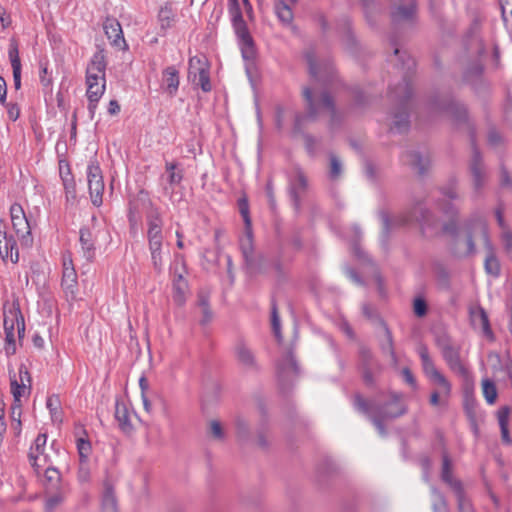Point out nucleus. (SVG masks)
I'll use <instances>...</instances> for the list:
<instances>
[{
  "mask_svg": "<svg viewBox=\"0 0 512 512\" xmlns=\"http://www.w3.org/2000/svg\"><path fill=\"white\" fill-rule=\"evenodd\" d=\"M362 314L373 324H379L382 327V323H385L380 317L376 307L369 303H364L362 305Z\"/></svg>",
  "mask_w": 512,
  "mask_h": 512,
  "instance_id": "nucleus-45",
  "label": "nucleus"
},
{
  "mask_svg": "<svg viewBox=\"0 0 512 512\" xmlns=\"http://www.w3.org/2000/svg\"><path fill=\"white\" fill-rule=\"evenodd\" d=\"M77 273L74 267L63 269L61 286L67 297L76 298L77 293Z\"/></svg>",
  "mask_w": 512,
  "mask_h": 512,
  "instance_id": "nucleus-23",
  "label": "nucleus"
},
{
  "mask_svg": "<svg viewBox=\"0 0 512 512\" xmlns=\"http://www.w3.org/2000/svg\"><path fill=\"white\" fill-rule=\"evenodd\" d=\"M174 19V12L170 5H165L160 8L158 13V20L160 22L161 29L165 30L169 28Z\"/></svg>",
  "mask_w": 512,
  "mask_h": 512,
  "instance_id": "nucleus-42",
  "label": "nucleus"
},
{
  "mask_svg": "<svg viewBox=\"0 0 512 512\" xmlns=\"http://www.w3.org/2000/svg\"><path fill=\"white\" fill-rule=\"evenodd\" d=\"M162 83L170 96H174L179 87V72L174 66H169L163 71Z\"/></svg>",
  "mask_w": 512,
  "mask_h": 512,
  "instance_id": "nucleus-25",
  "label": "nucleus"
},
{
  "mask_svg": "<svg viewBox=\"0 0 512 512\" xmlns=\"http://www.w3.org/2000/svg\"><path fill=\"white\" fill-rule=\"evenodd\" d=\"M64 500V495L61 492H56L47 497L45 503V509L47 511H53L57 508Z\"/></svg>",
  "mask_w": 512,
  "mask_h": 512,
  "instance_id": "nucleus-52",
  "label": "nucleus"
},
{
  "mask_svg": "<svg viewBox=\"0 0 512 512\" xmlns=\"http://www.w3.org/2000/svg\"><path fill=\"white\" fill-rule=\"evenodd\" d=\"M418 354L420 356L423 372L425 375L430 379V381L440 387L442 396L449 397L451 393V384L447 378L436 368L433 360L429 355L427 346H419Z\"/></svg>",
  "mask_w": 512,
  "mask_h": 512,
  "instance_id": "nucleus-7",
  "label": "nucleus"
},
{
  "mask_svg": "<svg viewBox=\"0 0 512 512\" xmlns=\"http://www.w3.org/2000/svg\"><path fill=\"white\" fill-rule=\"evenodd\" d=\"M31 376L25 365L19 367V381L16 379L15 374L10 375L11 392L14 397V402H20L26 389H30Z\"/></svg>",
  "mask_w": 512,
  "mask_h": 512,
  "instance_id": "nucleus-12",
  "label": "nucleus"
},
{
  "mask_svg": "<svg viewBox=\"0 0 512 512\" xmlns=\"http://www.w3.org/2000/svg\"><path fill=\"white\" fill-rule=\"evenodd\" d=\"M103 512H117V502L113 487L106 482L104 484V493L102 498Z\"/></svg>",
  "mask_w": 512,
  "mask_h": 512,
  "instance_id": "nucleus-35",
  "label": "nucleus"
},
{
  "mask_svg": "<svg viewBox=\"0 0 512 512\" xmlns=\"http://www.w3.org/2000/svg\"><path fill=\"white\" fill-rule=\"evenodd\" d=\"M379 347L384 355L390 357L391 365L396 368L398 366V357L394 349L392 332L386 323H382V336L379 338Z\"/></svg>",
  "mask_w": 512,
  "mask_h": 512,
  "instance_id": "nucleus-17",
  "label": "nucleus"
},
{
  "mask_svg": "<svg viewBox=\"0 0 512 512\" xmlns=\"http://www.w3.org/2000/svg\"><path fill=\"white\" fill-rule=\"evenodd\" d=\"M354 407L372 422L383 437L387 434L384 423L401 417L407 412L405 405L400 401V395L396 393L391 394V399L385 402L376 399L366 400L360 394H356Z\"/></svg>",
  "mask_w": 512,
  "mask_h": 512,
  "instance_id": "nucleus-2",
  "label": "nucleus"
},
{
  "mask_svg": "<svg viewBox=\"0 0 512 512\" xmlns=\"http://www.w3.org/2000/svg\"><path fill=\"white\" fill-rule=\"evenodd\" d=\"M501 16L506 29L512 32V0H499Z\"/></svg>",
  "mask_w": 512,
  "mask_h": 512,
  "instance_id": "nucleus-39",
  "label": "nucleus"
},
{
  "mask_svg": "<svg viewBox=\"0 0 512 512\" xmlns=\"http://www.w3.org/2000/svg\"><path fill=\"white\" fill-rule=\"evenodd\" d=\"M277 373L281 382H286L290 380L292 376L299 374L297 362L291 351L277 364Z\"/></svg>",
  "mask_w": 512,
  "mask_h": 512,
  "instance_id": "nucleus-18",
  "label": "nucleus"
},
{
  "mask_svg": "<svg viewBox=\"0 0 512 512\" xmlns=\"http://www.w3.org/2000/svg\"><path fill=\"white\" fill-rule=\"evenodd\" d=\"M165 170L168 173V182L170 185H177L183 179L182 170L178 169V164L175 162H166Z\"/></svg>",
  "mask_w": 512,
  "mask_h": 512,
  "instance_id": "nucleus-40",
  "label": "nucleus"
},
{
  "mask_svg": "<svg viewBox=\"0 0 512 512\" xmlns=\"http://www.w3.org/2000/svg\"><path fill=\"white\" fill-rule=\"evenodd\" d=\"M10 315L13 316V318H15L16 320V325H17V331H18V336L19 338L21 339L23 336H24V333H25V322H24V317L23 315L21 314V311L19 308H13L9 311Z\"/></svg>",
  "mask_w": 512,
  "mask_h": 512,
  "instance_id": "nucleus-51",
  "label": "nucleus"
},
{
  "mask_svg": "<svg viewBox=\"0 0 512 512\" xmlns=\"http://www.w3.org/2000/svg\"><path fill=\"white\" fill-rule=\"evenodd\" d=\"M441 480L450 487L454 495L465 491L462 481L453 475L452 463L447 453L442 456Z\"/></svg>",
  "mask_w": 512,
  "mask_h": 512,
  "instance_id": "nucleus-14",
  "label": "nucleus"
},
{
  "mask_svg": "<svg viewBox=\"0 0 512 512\" xmlns=\"http://www.w3.org/2000/svg\"><path fill=\"white\" fill-rule=\"evenodd\" d=\"M240 250L242 252L244 260H247L255 255L252 227H245L244 236L240 239Z\"/></svg>",
  "mask_w": 512,
  "mask_h": 512,
  "instance_id": "nucleus-36",
  "label": "nucleus"
},
{
  "mask_svg": "<svg viewBox=\"0 0 512 512\" xmlns=\"http://www.w3.org/2000/svg\"><path fill=\"white\" fill-rule=\"evenodd\" d=\"M161 248L162 244H156V246L149 245V250L151 253V260L154 269L160 273L162 271L163 261L161 257Z\"/></svg>",
  "mask_w": 512,
  "mask_h": 512,
  "instance_id": "nucleus-47",
  "label": "nucleus"
},
{
  "mask_svg": "<svg viewBox=\"0 0 512 512\" xmlns=\"http://www.w3.org/2000/svg\"><path fill=\"white\" fill-rule=\"evenodd\" d=\"M482 392L488 404L492 405L496 402L498 392L494 381L489 378H484L481 381Z\"/></svg>",
  "mask_w": 512,
  "mask_h": 512,
  "instance_id": "nucleus-37",
  "label": "nucleus"
},
{
  "mask_svg": "<svg viewBox=\"0 0 512 512\" xmlns=\"http://www.w3.org/2000/svg\"><path fill=\"white\" fill-rule=\"evenodd\" d=\"M105 55L103 51H97L94 53L90 63L86 69V76H90L91 74L96 77H105Z\"/></svg>",
  "mask_w": 512,
  "mask_h": 512,
  "instance_id": "nucleus-26",
  "label": "nucleus"
},
{
  "mask_svg": "<svg viewBox=\"0 0 512 512\" xmlns=\"http://www.w3.org/2000/svg\"><path fill=\"white\" fill-rule=\"evenodd\" d=\"M88 188L93 205L102 204V195L104 191V182L99 165L91 163L87 168Z\"/></svg>",
  "mask_w": 512,
  "mask_h": 512,
  "instance_id": "nucleus-8",
  "label": "nucleus"
},
{
  "mask_svg": "<svg viewBox=\"0 0 512 512\" xmlns=\"http://www.w3.org/2000/svg\"><path fill=\"white\" fill-rule=\"evenodd\" d=\"M416 16V5L411 1L408 5H399L391 12L394 27L412 25Z\"/></svg>",
  "mask_w": 512,
  "mask_h": 512,
  "instance_id": "nucleus-13",
  "label": "nucleus"
},
{
  "mask_svg": "<svg viewBox=\"0 0 512 512\" xmlns=\"http://www.w3.org/2000/svg\"><path fill=\"white\" fill-rule=\"evenodd\" d=\"M307 178L300 169L295 170V176L290 181L289 193L294 209L298 212L301 205V195L307 189Z\"/></svg>",
  "mask_w": 512,
  "mask_h": 512,
  "instance_id": "nucleus-11",
  "label": "nucleus"
},
{
  "mask_svg": "<svg viewBox=\"0 0 512 512\" xmlns=\"http://www.w3.org/2000/svg\"><path fill=\"white\" fill-rule=\"evenodd\" d=\"M13 228L16 232V234L20 237L21 242L25 246H30L33 242L32 236H31V229L29 222L25 216L17 217L11 219Z\"/></svg>",
  "mask_w": 512,
  "mask_h": 512,
  "instance_id": "nucleus-24",
  "label": "nucleus"
},
{
  "mask_svg": "<svg viewBox=\"0 0 512 512\" xmlns=\"http://www.w3.org/2000/svg\"><path fill=\"white\" fill-rule=\"evenodd\" d=\"M329 159H330L329 177L332 180H336L342 174V163H341L340 159L334 154H330Z\"/></svg>",
  "mask_w": 512,
  "mask_h": 512,
  "instance_id": "nucleus-49",
  "label": "nucleus"
},
{
  "mask_svg": "<svg viewBox=\"0 0 512 512\" xmlns=\"http://www.w3.org/2000/svg\"><path fill=\"white\" fill-rule=\"evenodd\" d=\"M469 170L472 176V184L475 191H479L484 186L485 168L480 151L472 144V158L469 164Z\"/></svg>",
  "mask_w": 512,
  "mask_h": 512,
  "instance_id": "nucleus-9",
  "label": "nucleus"
},
{
  "mask_svg": "<svg viewBox=\"0 0 512 512\" xmlns=\"http://www.w3.org/2000/svg\"><path fill=\"white\" fill-rule=\"evenodd\" d=\"M173 300L174 302L181 306L186 301V293L188 291V283L182 276V274H177L173 278Z\"/></svg>",
  "mask_w": 512,
  "mask_h": 512,
  "instance_id": "nucleus-27",
  "label": "nucleus"
},
{
  "mask_svg": "<svg viewBox=\"0 0 512 512\" xmlns=\"http://www.w3.org/2000/svg\"><path fill=\"white\" fill-rule=\"evenodd\" d=\"M271 325L272 330L275 335V337L280 340L281 339V333H280V319L277 312V307L273 303L272 304V311H271Z\"/></svg>",
  "mask_w": 512,
  "mask_h": 512,
  "instance_id": "nucleus-54",
  "label": "nucleus"
},
{
  "mask_svg": "<svg viewBox=\"0 0 512 512\" xmlns=\"http://www.w3.org/2000/svg\"><path fill=\"white\" fill-rule=\"evenodd\" d=\"M5 229L6 224L0 220V256L3 260H6L10 251H13L16 247L15 240L12 236H8Z\"/></svg>",
  "mask_w": 512,
  "mask_h": 512,
  "instance_id": "nucleus-30",
  "label": "nucleus"
},
{
  "mask_svg": "<svg viewBox=\"0 0 512 512\" xmlns=\"http://www.w3.org/2000/svg\"><path fill=\"white\" fill-rule=\"evenodd\" d=\"M360 360H361V367L375 366L373 354L368 348L363 347L360 349Z\"/></svg>",
  "mask_w": 512,
  "mask_h": 512,
  "instance_id": "nucleus-56",
  "label": "nucleus"
},
{
  "mask_svg": "<svg viewBox=\"0 0 512 512\" xmlns=\"http://www.w3.org/2000/svg\"><path fill=\"white\" fill-rule=\"evenodd\" d=\"M354 105L356 107H363L367 103V97L362 93L358 87L351 89Z\"/></svg>",
  "mask_w": 512,
  "mask_h": 512,
  "instance_id": "nucleus-58",
  "label": "nucleus"
},
{
  "mask_svg": "<svg viewBox=\"0 0 512 512\" xmlns=\"http://www.w3.org/2000/svg\"><path fill=\"white\" fill-rule=\"evenodd\" d=\"M441 480L450 487L454 495L465 491L462 481L453 475L452 463L447 453L442 456Z\"/></svg>",
  "mask_w": 512,
  "mask_h": 512,
  "instance_id": "nucleus-15",
  "label": "nucleus"
},
{
  "mask_svg": "<svg viewBox=\"0 0 512 512\" xmlns=\"http://www.w3.org/2000/svg\"><path fill=\"white\" fill-rule=\"evenodd\" d=\"M433 502H432V510L433 512H449L448 503L445 496L436 488H432Z\"/></svg>",
  "mask_w": 512,
  "mask_h": 512,
  "instance_id": "nucleus-41",
  "label": "nucleus"
},
{
  "mask_svg": "<svg viewBox=\"0 0 512 512\" xmlns=\"http://www.w3.org/2000/svg\"><path fill=\"white\" fill-rule=\"evenodd\" d=\"M198 84L201 86V89L204 92H209L211 90V83L209 79V74L204 68L199 69L198 73Z\"/></svg>",
  "mask_w": 512,
  "mask_h": 512,
  "instance_id": "nucleus-55",
  "label": "nucleus"
},
{
  "mask_svg": "<svg viewBox=\"0 0 512 512\" xmlns=\"http://www.w3.org/2000/svg\"><path fill=\"white\" fill-rule=\"evenodd\" d=\"M106 83L87 84L86 95L88 101H99L104 94Z\"/></svg>",
  "mask_w": 512,
  "mask_h": 512,
  "instance_id": "nucleus-46",
  "label": "nucleus"
},
{
  "mask_svg": "<svg viewBox=\"0 0 512 512\" xmlns=\"http://www.w3.org/2000/svg\"><path fill=\"white\" fill-rule=\"evenodd\" d=\"M404 163L417 169L420 175H423L430 166V157L428 154H421L418 151H407L403 154Z\"/></svg>",
  "mask_w": 512,
  "mask_h": 512,
  "instance_id": "nucleus-20",
  "label": "nucleus"
},
{
  "mask_svg": "<svg viewBox=\"0 0 512 512\" xmlns=\"http://www.w3.org/2000/svg\"><path fill=\"white\" fill-rule=\"evenodd\" d=\"M455 498L458 512H475L472 501L468 497L466 491L456 494Z\"/></svg>",
  "mask_w": 512,
  "mask_h": 512,
  "instance_id": "nucleus-43",
  "label": "nucleus"
},
{
  "mask_svg": "<svg viewBox=\"0 0 512 512\" xmlns=\"http://www.w3.org/2000/svg\"><path fill=\"white\" fill-rule=\"evenodd\" d=\"M413 221L422 224H430V212L423 206L422 203H417L408 215L402 216L397 220L399 225H406Z\"/></svg>",
  "mask_w": 512,
  "mask_h": 512,
  "instance_id": "nucleus-22",
  "label": "nucleus"
},
{
  "mask_svg": "<svg viewBox=\"0 0 512 512\" xmlns=\"http://www.w3.org/2000/svg\"><path fill=\"white\" fill-rule=\"evenodd\" d=\"M440 109L447 112L458 123H465L468 120L466 106L454 99L443 102Z\"/></svg>",
  "mask_w": 512,
  "mask_h": 512,
  "instance_id": "nucleus-21",
  "label": "nucleus"
},
{
  "mask_svg": "<svg viewBox=\"0 0 512 512\" xmlns=\"http://www.w3.org/2000/svg\"><path fill=\"white\" fill-rule=\"evenodd\" d=\"M45 479L51 485L58 483L61 479L60 472L56 468L48 467L45 470Z\"/></svg>",
  "mask_w": 512,
  "mask_h": 512,
  "instance_id": "nucleus-63",
  "label": "nucleus"
},
{
  "mask_svg": "<svg viewBox=\"0 0 512 512\" xmlns=\"http://www.w3.org/2000/svg\"><path fill=\"white\" fill-rule=\"evenodd\" d=\"M148 225L147 237L149 245L156 246V244H162V220L157 210H152L148 214Z\"/></svg>",
  "mask_w": 512,
  "mask_h": 512,
  "instance_id": "nucleus-19",
  "label": "nucleus"
},
{
  "mask_svg": "<svg viewBox=\"0 0 512 512\" xmlns=\"http://www.w3.org/2000/svg\"><path fill=\"white\" fill-rule=\"evenodd\" d=\"M77 448H78L81 462L86 461V459L90 453V450H91V445H90L89 441L82 437L78 438Z\"/></svg>",
  "mask_w": 512,
  "mask_h": 512,
  "instance_id": "nucleus-53",
  "label": "nucleus"
},
{
  "mask_svg": "<svg viewBox=\"0 0 512 512\" xmlns=\"http://www.w3.org/2000/svg\"><path fill=\"white\" fill-rule=\"evenodd\" d=\"M105 34L111 40V44L120 49H126L127 44L123 37V31L120 23L115 18H107L103 24Z\"/></svg>",
  "mask_w": 512,
  "mask_h": 512,
  "instance_id": "nucleus-16",
  "label": "nucleus"
},
{
  "mask_svg": "<svg viewBox=\"0 0 512 512\" xmlns=\"http://www.w3.org/2000/svg\"><path fill=\"white\" fill-rule=\"evenodd\" d=\"M209 435L218 441L225 439V431L222 424L218 420H211L208 426Z\"/></svg>",
  "mask_w": 512,
  "mask_h": 512,
  "instance_id": "nucleus-48",
  "label": "nucleus"
},
{
  "mask_svg": "<svg viewBox=\"0 0 512 512\" xmlns=\"http://www.w3.org/2000/svg\"><path fill=\"white\" fill-rule=\"evenodd\" d=\"M46 406L50 411L51 418L53 422H61L62 421V415H61V402L57 395H52L48 397Z\"/></svg>",
  "mask_w": 512,
  "mask_h": 512,
  "instance_id": "nucleus-38",
  "label": "nucleus"
},
{
  "mask_svg": "<svg viewBox=\"0 0 512 512\" xmlns=\"http://www.w3.org/2000/svg\"><path fill=\"white\" fill-rule=\"evenodd\" d=\"M471 320L474 325L482 328L483 333L486 336H492V330L490 328L488 315L485 310L481 307L471 311Z\"/></svg>",
  "mask_w": 512,
  "mask_h": 512,
  "instance_id": "nucleus-34",
  "label": "nucleus"
},
{
  "mask_svg": "<svg viewBox=\"0 0 512 512\" xmlns=\"http://www.w3.org/2000/svg\"><path fill=\"white\" fill-rule=\"evenodd\" d=\"M276 14L279 20L285 25H290L293 21V12L291 8L282 1L276 5Z\"/></svg>",
  "mask_w": 512,
  "mask_h": 512,
  "instance_id": "nucleus-44",
  "label": "nucleus"
},
{
  "mask_svg": "<svg viewBox=\"0 0 512 512\" xmlns=\"http://www.w3.org/2000/svg\"><path fill=\"white\" fill-rule=\"evenodd\" d=\"M237 362L246 370L256 372L259 370L256 357L253 351L242 339H239L234 347Z\"/></svg>",
  "mask_w": 512,
  "mask_h": 512,
  "instance_id": "nucleus-10",
  "label": "nucleus"
},
{
  "mask_svg": "<svg viewBox=\"0 0 512 512\" xmlns=\"http://www.w3.org/2000/svg\"><path fill=\"white\" fill-rule=\"evenodd\" d=\"M229 13L243 59L246 61L253 60L256 54L255 44L243 19L237 0H229Z\"/></svg>",
  "mask_w": 512,
  "mask_h": 512,
  "instance_id": "nucleus-5",
  "label": "nucleus"
},
{
  "mask_svg": "<svg viewBox=\"0 0 512 512\" xmlns=\"http://www.w3.org/2000/svg\"><path fill=\"white\" fill-rule=\"evenodd\" d=\"M411 96V84L406 77L397 86L390 89L389 97L397 105L396 110L392 113V131L403 133L409 129V99Z\"/></svg>",
  "mask_w": 512,
  "mask_h": 512,
  "instance_id": "nucleus-4",
  "label": "nucleus"
},
{
  "mask_svg": "<svg viewBox=\"0 0 512 512\" xmlns=\"http://www.w3.org/2000/svg\"><path fill=\"white\" fill-rule=\"evenodd\" d=\"M509 416H510V408L508 406L501 407L497 412L498 423L501 430V439L506 444H511L512 440L509 434L508 424H509Z\"/></svg>",
  "mask_w": 512,
  "mask_h": 512,
  "instance_id": "nucleus-33",
  "label": "nucleus"
},
{
  "mask_svg": "<svg viewBox=\"0 0 512 512\" xmlns=\"http://www.w3.org/2000/svg\"><path fill=\"white\" fill-rule=\"evenodd\" d=\"M483 71V66L479 62H475L465 72V79L469 80L471 77H479Z\"/></svg>",
  "mask_w": 512,
  "mask_h": 512,
  "instance_id": "nucleus-64",
  "label": "nucleus"
},
{
  "mask_svg": "<svg viewBox=\"0 0 512 512\" xmlns=\"http://www.w3.org/2000/svg\"><path fill=\"white\" fill-rule=\"evenodd\" d=\"M436 343L450 370L462 377H466L468 369L460 357L461 347L454 344L447 336L438 337Z\"/></svg>",
  "mask_w": 512,
  "mask_h": 512,
  "instance_id": "nucleus-6",
  "label": "nucleus"
},
{
  "mask_svg": "<svg viewBox=\"0 0 512 512\" xmlns=\"http://www.w3.org/2000/svg\"><path fill=\"white\" fill-rule=\"evenodd\" d=\"M9 59H10L12 68H15V67L20 68L21 67L19 51H18V47L15 43H11V45H10Z\"/></svg>",
  "mask_w": 512,
  "mask_h": 512,
  "instance_id": "nucleus-57",
  "label": "nucleus"
},
{
  "mask_svg": "<svg viewBox=\"0 0 512 512\" xmlns=\"http://www.w3.org/2000/svg\"><path fill=\"white\" fill-rule=\"evenodd\" d=\"M373 367L374 366L361 367L363 381L369 387H373L376 383L375 377L372 372Z\"/></svg>",
  "mask_w": 512,
  "mask_h": 512,
  "instance_id": "nucleus-60",
  "label": "nucleus"
},
{
  "mask_svg": "<svg viewBox=\"0 0 512 512\" xmlns=\"http://www.w3.org/2000/svg\"><path fill=\"white\" fill-rule=\"evenodd\" d=\"M380 219H381V222H382V238H383V242L387 240L388 238V234H389V231H390V228H391V220L389 218V215L388 213L386 212H381L380 213Z\"/></svg>",
  "mask_w": 512,
  "mask_h": 512,
  "instance_id": "nucleus-61",
  "label": "nucleus"
},
{
  "mask_svg": "<svg viewBox=\"0 0 512 512\" xmlns=\"http://www.w3.org/2000/svg\"><path fill=\"white\" fill-rule=\"evenodd\" d=\"M413 310L416 316L423 317L427 313V303L423 298H416L413 303Z\"/></svg>",
  "mask_w": 512,
  "mask_h": 512,
  "instance_id": "nucleus-59",
  "label": "nucleus"
},
{
  "mask_svg": "<svg viewBox=\"0 0 512 512\" xmlns=\"http://www.w3.org/2000/svg\"><path fill=\"white\" fill-rule=\"evenodd\" d=\"M46 441V434H39L34 441V446L31 447L30 452L28 454L30 464L36 471H38V468L40 467L37 461L39 459V456L43 455Z\"/></svg>",
  "mask_w": 512,
  "mask_h": 512,
  "instance_id": "nucleus-31",
  "label": "nucleus"
},
{
  "mask_svg": "<svg viewBox=\"0 0 512 512\" xmlns=\"http://www.w3.org/2000/svg\"><path fill=\"white\" fill-rule=\"evenodd\" d=\"M443 230L448 233L449 235L453 236L457 242V244H460L461 239L459 237V228L456 223V221H450L446 223L443 227Z\"/></svg>",
  "mask_w": 512,
  "mask_h": 512,
  "instance_id": "nucleus-62",
  "label": "nucleus"
},
{
  "mask_svg": "<svg viewBox=\"0 0 512 512\" xmlns=\"http://www.w3.org/2000/svg\"><path fill=\"white\" fill-rule=\"evenodd\" d=\"M304 58L308 65L311 78H313L316 83L321 84L323 88H303L302 95L306 103V113L296 115L294 133L302 135L307 152L310 155H314L318 141L314 136L304 133L306 124L308 122H315L322 109L327 110L329 113L330 129L339 127L343 117L341 112L337 109L334 98L331 95V86L336 79V72L332 62L329 59H323L318 62L313 48H309L304 52Z\"/></svg>",
  "mask_w": 512,
  "mask_h": 512,
  "instance_id": "nucleus-1",
  "label": "nucleus"
},
{
  "mask_svg": "<svg viewBox=\"0 0 512 512\" xmlns=\"http://www.w3.org/2000/svg\"><path fill=\"white\" fill-rule=\"evenodd\" d=\"M80 244L83 251L84 257L88 261H92L95 256V245L92 237V233L88 228L80 229Z\"/></svg>",
  "mask_w": 512,
  "mask_h": 512,
  "instance_id": "nucleus-29",
  "label": "nucleus"
},
{
  "mask_svg": "<svg viewBox=\"0 0 512 512\" xmlns=\"http://www.w3.org/2000/svg\"><path fill=\"white\" fill-rule=\"evenodd\" d=\"M115 419L123 431L127 432L132 429L128 408L126 404L120 400H116L115 403Z\"/></svg>",
  "mask_w": 512,
  "mask_h": 512,
  "instance_id": "nucleus-32",
  "label": "nucleus"
},
{
  "mask_svg": "<svg viewBox=\"0 0 512 512\" xmlns=\"http://www.w3.org/2000/svg\"><path fill=\"white\" fill-rule=\"evenodd\" d=\"M238 207L241 216L243 217L246 228L252 227L251 218L249 215V204L246 198H240L238 200Z\"/></svg>",
  "mask_w": 512,
  "mask_h": 512,
  "instance_id": "nucleus-50",
  "label": "nucleus"
},
{
  "mask_svg": "<svg viewBox=\"0 0 512 512\" xmlns=\"http://www.w3.org/2000/svg\"><path fill=\"white\" fill-rule=\"evenodd\" d=\"M463 229L465 233L464 242L466 248L459 252V256L466 257L475 254L476 248L474 239L475 237L480 236L483 240L485 249L487 250V255L484 261V269L489 275L494 277L499 276L500 263L493 251V245L489 239L488 229L485 221L480 216L474 215L465 222Z\"/></svg>",
  "mask_w": 512,
  "mask_h": 512,
  "instance_id": "nucleus-3",
  "label": "nucleus"
},
{
  "mask_svg": "<svg viewBox=\"0 0 512 512\" xmlns=\"http://www.w3.org/2000/svg\"><path fill=\"white\" fill-rule=\"evenodd\" d=\"M246 268L251 275H257L267 272L269 267L268 259L262 254H255L245 260Z\"/></svg>",
  "mask_w": 512,
  "mask_h": 512,
  "instance_id": "nucleus-28",
  "label": "nucleus"
}]
</instances>
